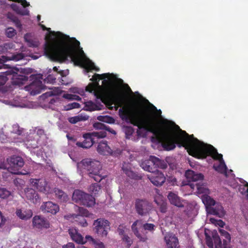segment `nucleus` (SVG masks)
<instances>
[{"mask_svg": "<svg viewBox=\"0 0 248 248\" xmlns=\"http://www.w3.org/2000/svg\"><path fill=\"white\" fill-rule=\"evenodd\" d=\"M124 96L121 94V119L138 127L137 131L138 136H141L140 129L152 133L159 143L167 151L174 149L176 145L179 147H184L189 155L197 158H205L211 156L219 162L224 160L223 155L217 153L212 145L204 143L195 138L194 135H188L185 131L180 129L179 132H169L170 128L166 124L164 127H159L157 124L156 113L149 112L143 113L135 111L131 106H123Z\"/></svg>", "mask_w": 248, "mask_h": 248, "instance_id": "obj_1", "label": "nucleus"}, {"mask_svg": "<svg viewBox=\"0 0 248 248\" xmlns=\"http://www.w3.org/2000/svg\"><path fill=\"white\" fill-rule=\"evenodd\" d=\"M79 45V42L75 38L67 44L46 42L45 53L53 61L62 62L69 57L76 65L84 66L87 70H97L93 63L87 62L84 59L85 54L82 48L78 50Z\"/></svg>", "mask_w": 248, "mask_h": 248, "instance_id": "obj_2", "label": "nucleus"}, {"mask_svg": "<svg viewBox=\"0 0 248 248\" xmlns=\"http://www.w3.org/2000/svg\"><path fill=\"white\" fill-rule=\"evenodd\" d=\"M156 228L152 223H144L142 220L137 219L131 226V230L134 235L141 242H146L148 240L147 234L148 232L153 233Z\"/></svg>", "mask_w": 248, "mask_h": 248, "instance_id": "obj_3", "label": "nucleus"}, {"mask_svg": "<svg viewBox=\"0 0 248 248\" xmlns=\"http://www.w3.org/2000/svg\"><path fill=\"white\" fill-rule=\"evenodd\" d=\"M81 163L83 169L88 171L89 177L93 178L95 181L100 182L105 178L106 175H103L101 173L102 167L100 162L86 158L83 159Z\"/></svg>", "mask_w": 248, "mask_h": 248, "instance_id": "obj_4", "label": "nucleus"}, {"mask_svg": "<svg viewBox=\"0 0 248 248\" xmlns=\"http://www.w3.org/2000/svg\"><path fill=\"white\" fill-rule=\"evenodd\" d=\"M202 200L209 214L215 215L219 217H222L225 216V211L222 205L216 202L210 196L207 194H203L202 196Z\"/></svg>", "mask_w": 248, "mask_h": 248, "instance_id": "obj_5", "label": "nucleus"}, {"mask_svg": "<svg viewBox=\"0 0 248 248\" xmlns=\"http://www.w3.org/2000/svg\"><path fill=\"white\" fill-rule=\"evenodd\" d=\"M106 132H93L84 134L83 137L84 140L82 142L78 141L76 145L79 147L85 149L90 148L95 142L96 139L103 138L106 137Z\"/></svg>", "mask_w": 248, "mask_h": 248, "instance_id": "obj_6", "label": "nucleus"}, {"mask_svg": "<svg viewBox=\"0 0 248 248\" xmlns=\"http://www.w3.org/2000/svg\"><path fill=\"white\" fill-rule=\"evenodd\" d=\"M142 165L144 170L149 172L158 170V168L165 169L168 167V165L165 161L154 156H151L149 159L143 163Z\"/></svg>", "mask_w": 248, "mask_h": 248, "instance_id": "obj_7", "label": "nucleus"}, {"mask_svg": "<svg viewBox=\"0 0 248 248\" xmlns=\"http://www.w3.org/2000/svg\"><path fill=\"white\" fill-rule=\"evenodd\" d=\"M93 225L94 232L101 237H106L110 229L109 222L104 218H98L94 220Z\"/></svg>", "mask_w": 248, "mask_h": 248, "instance_id": "obj_8", "label": "nucleus"}, {"mask_svg": "<svg viewBox=\"0 0 248 248\" xmlns=\"http://www.w3.org/2000/svg\"><path fill=\"white\" fill-rule=\"evenodd\" d=\"M135 208L139 215L145 216L149 214L152 208V205L147 200L139 198L135 200Z\"/></svg>", "mask_w": 248, "mask_h": 248, "instance_id": "obj_9", "label": "nucleus"}, {"mask_svg": "<svg viewBox=\"0 0 248 248\" xmlns=\"http://www.w3.org/2000/svg\"><path fill=\"white\" fill-rule=\"evenodd\" d=\"M7 161L9 165L8 169L14 174H19L18 170L24 165L23 158L16 155H13L8 158Z\"/></svg>", "mask_w": 248, "mask_h": 248, "instance_id": "obj_10", "label": "nucleus"}, {"mask_svg": "<svg viewBox=\"0 0 248 248\" xmlns=\"http://www.w3.org/2000/svg\"><path fill=\"white\" fill-rule=\"evenodd\" d=\"M43 79V75H36L35 76L34 80L28 87H27L30 90L31 95H35L39 94L44 89V86L41 80Z\"/></svg>", "mask_w": 248, "mask_h": 248, "instance_id": "obj_11", "label": "nucleus"}, {"mask_svg": "<svg viewBox=\"0 0 248 248\" xmlns=\"http://www.w3.org/2000/svg\"><path fill=\"white\" fill-rule=\"evenodd\" d=\"M30 182L31 186L36 188L38 191L44 193H48L50 190V187L47 182L44 178L31 179Z\"/></svg>", "mask_w": 248, "mask_h": 248, "instance_id": "obj_12", "label": "nucleus"}, {"mask_svg": "<svg viewBox=\"0 0 248 248\" xmlns=\"http://www.w3.org/2000/svg\"><path fill=\"white\" fill-rule=\"evenodd\" d=\"M6 76L12 75L13 85H21L25 84V82L28 80V77L24 75L17 74V73L14 72L12 70H8L5 72Z\"/></svg>", "mask_w": 248, "mask_h": 248, "instance_id": "obj_13", "label": "nucleus"}, {"mask_svg": "<svg viewBox=\"0 0 248 248\" xmlns=\"http://www.w3.org/2000/svg\"><path fill=\"white\" fill-rule=\"evenodd\" d=\"M151 172L152 174L148 177L151 182L156 186H162L166 180L164 174L159 170Z\"/></svg>", "mask_w": 248, "mask_h": 248, "instance_id": "obj_14", "label": "nucleus"}, {"mask_svg": "<svg viewBox=\"0 0 248 248\" xmlns=\"http://www.w3.org/2000/svg\"><path fill=\"white\" fill-rule=\"evenodd\" d=\"M122 170L123 172L128 177L134 180H141L142 176L139 175L132 170V164L129 162H124L123 163Z\"/></svg>", "mask_w": 248, "mask_h": 248, "instance_id": "obj_15", "label": "nucleus"}, {"mask_svg": "<svg viewBox=\"0 0 248 248\" xmlns=\"http://www.w3.org/2000/svg\"><path fill=\"white\" fill-rule=\"evenodd\" d=\"M32 226L35 229H47L49 228V223L45 218L39 216H35L32 219Z\"/></svg>", "mask_w": 248, "mask_h": 248, "instance_id": "obj_16", "label": "nucleus"}, {"mask_svg": "<svg viewBox=\"0 0 248 248\" xmlns=\"http://www.w3.org/2000/svg\"><path fill=\"white\" fill-rule=\"evenodd\" d=\"M168 199L171 204L174 205L176 207L182 208L185 206L186 202L180 198L177 194L172 192H170L168 195Z\"/></svg>", "mask_w": 248, "mask_h": 248, "instance_id": "obj_17", "label": "nucleus"}, {"mask_svg": "<svg viewBox=\"0 0 248 248\" xmlns=\"http://www.w3.org/2000/svg\"><path fill=\"white\" fill-rule=\"evenodd\" d=\"M41 210L44 212L50 213L55 215L59 211V206L58 204L52 202H43L41 206Z\"/></svg>", "mask_w": 248, "mask_h": 248, "instance_id": "obj_18", "label": "nucleus"}, {"mask_svg": "<svg viewBox=\"0 0 248 248\" xmlns=\"http://www.w3.org/2000/svg\"><path fill=\"white\" fill-rule=\"evenodd\" d=\"M167 248H180L177 237L173 234H167L164 237Z\"/></svg>", "mask_w": 248, "mask_h": 248, "instance_id": "obj_19", "label": "nucleus"}, {"mask_svg": "<svg viewBox=\"0 0 248 248\" xmlns=\"http://www.w3.org/2000/svg\"><path fill=\"white\" fill-rule=\"evenodd\" d=\"M25 194L27 199L33 203L36 204L40 201L38 194L32 188H26L25 189Z\"/></svg>", "mask_w": 248, "mask_h": 248, "instance_id": "obj_20", "label": "nucleus"}, {"mask_svg": "<svg viewBox=\"0 0 248 248\" xmlns=\"http://www.w3.org/2000/svg\"><path fill=\"white\" fill-rule=\"evenodd\" d=\"M97 151L99 154L103 155H111L112 154V150L108 145L106 141H103L99 143Z\"/></svg>", "mask_w": 248, "mask_h": 248, "instance_id": "obj_21", "label": "nucleus"}, {"mask_svg": "<svg viewBox=\"0 0 248 248\" xmlns=\"http://www.w3.org/2000/svg\"><path fill=\"white\" fill-rule=\"evenodd\" d=\"M69 234L72 239L78 244H85L84 238L78 233V230L75 228H70L68 230Z\"/></svg>", "mask_w": 248, "mask_h": 248, "instance_id": "obj_22", "label": "nucleus"}, {"mask_svg": "<svg viewBox=\"0 0 248 248\" xmlns=\"http://www.w3.org/2000/svg\"><path fill=\"white\" fill-rule=\"evenodd\" d=\"M95 203V198L92 195L85 193L81 204L87 207H92L93 206Z\"/></svg>", "mask_w": 248, "mask_h": 248, "instance_id": "obj_23", "label": "nucleus"}, {"mask_svg": "<svg viewBox=\"0 0 248 248\" xmlns=\"http://www.w3.org/2000/svg\"><path fill=\"white\" fill-rule=\"evenodd\" d=\"M54 192L56 198L60 202H66L69 199L67 194L58 188H54Z\"/></svg>", "mask_w": 248, "mask_h": 248, "instance_id": "obj_24", "label": "nucleus"}, {"mask_svg": "<svg viewBox=\"0 0 248 248\" xmlns=\"http://www.w3.org/2000/svg\"><path fill=\"white\" fill-rule=\"evenodd\" d=\"M189 186L193 190H196V192L199 194L204 193L206 194L208 192L209 190L204 186L201 184V183H196L195 184H189Z\"/></svg>", "mask_w": 248, "mask_h": 248, "instance_id": "obj_25", "label": "nucleus"}, {"mask_svg": "<svg viewBox=\"0 0 248 248\" xmlns=\"http://www.w3.org/2000/svg\"><path fill=\"white\" fill-rule=\"evenodd\" d=\"M16 215L20 219L27 220L32 216V212L31 210L23 211L21 209H17Z\"/></svg>", "mask_w": 248, "mask_h": 248, "instance_id": "obj_26", "label": "nucleus"}, {"mask_svg": "<svg viewBox=\"0 0 248 248\" xmlns=\"http://www.w3.org/2000/svg\"><path fill=\"white\" fill-rule=\"evenodd\" d=\"M85 194V192L80 190L77 189L74 190L72 195L73 201L81 204Z\"/></svg>", "mask_w": 248, "mask_h": 248, "instance_id": "obj_27", "label": "nucleus"}, {"mask_svg": "<svg viewBox=\"0 0 248 248\" xmlns=\"http://www.w3.org/2000/svg\"><path fill=\"white\" fill-rule=\"evenodd\" d=\"M11 7L13 10L16 12L18 15L21 16H29L30 14V11L28 10L24 9L16 4L12 3L11 5Z\"/></svg>", "mask_w": 248, "mask_h": 248, "instance_id": "obj_28", "label": "nucleus"}, {"mask_svg": "<svg viewBox=\"0 0 248 248\" xmlns=\"http://www.w3.org/2000/svg\"><path fill=\"white\" fill-rule=\"evenodd\" d=\"M102 107L103 106L100 103L96 104L92 101H88L85 105L86 109L90 111L100 110Z\"/></svg>", "mask_w": 248, "mask_h": 248, "instance_id": "obj_29", "label": "nucleus"}, {"mask_svg": "<svg viewBox=\"0 0 248 248\" xmlns=\"http://www.w3.org/2000/svg\"><path fill=\"white\" fill-rule=\"evenodd\" d=\"M155 202L157 204L159 207V211L162 213H165L167 210V203L166 202L160 199H155Z\"/></svg>", "mask_w": 248, "mask_h": 248, "instance_id": "obj_30", "label": "nucleus"}, {"mask_svg": "<svg viewBox=\"0 0 248 248\" xmlns=\"http://www.w3.org/2000/svg\"><path fill=\"white\" fill-rule=\"evenodd\" d=\"M213 168L220 173H226L227 172V167L224 160L219 162V165L217 166L214 165Z\"/></svg>", "mask_w": 248, "mask_h": 248, "instance_id": "obj_31", "label": "nucleus"}, {"mask_svg": "<svg viewBox=\"0 0 248 248\" xmlns=\"http://www.w3.org/2000/svg\"><path fill=\"white\" fill-rule=\"evenodd\" d=\"M73 217L78 224L82 227L87 226L88 223L84 217L80 215H73Z\"/></svg>", "mask_w": 248, "mask_h": 248, "instance_id": "obj_32", "label": "nucleus"}, {"mask_svg": "<svg viewBox=\"0 0 248 248\" xmlns=\"http://www.w3.org/2000/svg\"><path fill=\"white\" fill-rule=\"evenodd\" d=\"M110 76V75L109 73H105V74H103L102 75H99V74H95L93 77L91 79L94 82H97L100 79H104V80L103 81V82H104L106 81L105 79L109 78Z\"/></svg>", "mask_w": 248, "mask_h": 248, "instance_id": "obj_33", "label": "nucleus"}, {"mask_svg": "<svg viewBox=\"0 0 248 248\" xmlns=\"http://www.w3.org/2000/svg\"><path fill=\"white\" fill-rule=\"evenodd\" d=\"M213 239L215 248H222L223 244H222L221 240L217 232L213 234Z\"/></svg>", "mask_w": 248, "mask_h": 248, "instance_id": "obj_34", "label": "nucleus"}, {"mask_svg": "<svg viewBox=\"0 0 248 248\" xmlns=\"http://www.w3.org/2000/svg\"><path fill=\"white\" fill-rule=\"evenodd\" d=\"M123 130L125 133L126 139H130L134 132V128L131 126H124Z\"/></svg>", "mask_w": 248, "mask_h": 248, "instance_id": "obj_35", "label": "nucleus"}, {"mask_svg": "<svg viewBox=\"0 0 248 248\" xmlns=\"http://www.w3.org/2000/svg\"><path fill=\"white\" fill-rule=\"evenodd\" d=\"M100 189V186L97 183L93 184L89 188L90 191L94 195L97 194Z\"/></svg>", "mask_w": 248, "mask_h": 248, "instance_id": "obj_36", "label": "nucleus"}, {"mask_svg": "<svg viewBox=\"0 0 248 248\" xmlns=\"http://www.w3.org/2000/svg\"><path fill=\"white\" fill-rule=\"evenodd\" d=\"M219 233L221 236L224 237L225 239L223 240V242H230L231 241V236L228 232L223 229H220L219 230Z\"/></svg>", "mask_w": 248, "mask_h": 248, "instance_id": "obj_37", "label": "nucleus"}, {"mask_svg": "<svg viewBox=\"0 0 248 248\" xmlns=\"http://www.w3.org/2000/svg\"><path fill=\"white\" fill-rule=\"evenodd\" d=\"M121 239L124 242L127 248H129L133 243L132 239H131L127 234L122 236Z\"/></svg>", "mask_w": 248, "mask_h": 248, "instance_id": "obj_38", "label": "nucleus"}, {"mask_svg": "<svg viewBox=\"0 0 248 248\" xmlns=\"http://www.w3.org/2000/svg\"><path fill=\"white\" fill-rule=\"evenodd\" d=\"M83 117L81 116H76L74 117H69L68 118V121L72 124H75L78 122H80L83 120Z\"/></svg>", "mask_w": 248, "mask_h": 248, "instance_id": "obj_39", "label": "nucleus"}, {"mask_svg": "<svg viewBox=\"0 0 248 248\" xmlns=\"http://www.w3.org/2000/svg\"><path fill=\"white\" fill-rule=\"evenodd\" d=\"M203 179V175L202 173H195L192 178L191 183L195 184L198 183V181H202Z\"/></svg>", "mask_w": 248, "mask_h": 248, "instance_id": "obj_40", "label": "nucleus"}, {"mask_svg": "<svg viewBox=\"0 0 248 248\" xmlns=\"http://www.w3.org/2000/svg\"><path fill=\"white\" fill-rule=\"evenodd\" d=\"M10 192L5 188L0 187V198L5 199L8 198L10 195Z\"/></svg>", "mask_w": 248, "mask_h": 248, "instance_id": "obj_41", "label": "nucleus"}, {"mask_svg": "<svg viewBox=\"0 0 248 248\" xmlns=\"http://www.w3.org/2000/svg\"><path fill=\"white\" fill-rule=\"evenodd\" d=\"M94 127L100 129H106L107 130L110 132L112 133L115 134L116 132L114 130H112V131L110 130L109 128H108L104 124H102L101 123H97L94 124Z\"/></svg>", "mask_w": 248, "mask_h": 248, "instance_id": "obj_42", "label": "nucleus"}, {"mask_svg": "<svg viewBox=\"0 0 248 248\" xmlns=\"http://www.w3.org/2000/svg\"><path fill=\"white\" fill-rule=\"evenodd\" d=\"M80 107V105L77 102H73L68 104L65 106V109L67 110H70L73 108H78Z\"/></svg>", "mask_w": 248, "mask_h": 248, "instance_id": "obj_43", "label": "nucleus"}, {"mask_svg": "<svg viewBox=\"0 0 248 248\" xmlns=\"http://www.w3.org/2000/svg\"><path fill=\"white\" fill-rule=\"evenodd\" d=\"M16 33V31L13 28H8L6 31V35L9 38L14 37Z\"/></svg>", "mask_w": 248, "mask_h": 248, "instance_id": "obj_44", "label": "nucleus"}, {"mask_svg": "<svg viewBox=\"0 0 248 248\" xmlns=\"http://www.w3.org/2000/svg\"><path fill=\"white\" fill-rule=\"evenodd\" d=\"M78 214L77 215H80L84 217H87L89 216V213L88 211L83 207H78Z\"/></svg>", "mask_w": 248, "mask_h": 248, "instance_id": "obj_45", "label": "nucleus"}, {"mask_svg": "<svg viewBox=\"0 0 248 248\" xmlns=\"http://www.w3.org/2000/svg\"><path fill=\"white\" fill-rule=\"evenodd\" d=\"M126 230V227L124 225H120L117 229V232L121 237L126 235L125 231Z\"/></svg>", "mask_w": 248, "mask_h": 248, "instance_id": "obj_46", "label": "nucleus"}, {"mask_svg": "<svg viewBox=\"0 0 248 248\" xmlns=\"http://www.w3.org/2000/svg\"><path fill=\"white\" fill-rule=\"evenodd\" d=\"M195 174V172L192 170H187L186 171L185 176L186 179L188 180V181L189 183H191V181L193 177Z\"/></svg>", "mask_w": 248, "mask_h": 248, "instance_id": "obj_47", "label": "nucleus"}, {"mask_svg": "<svg viewBox=\"0 0 248 248\" xmlns=\"http://www.w3.org/2000/svg\"><path fill=\"white\" fill-rule=\"evenodd\" d=\"M14 184L17 187H22L25 184V182L23 180L20 178H16L14 180Z\"/></svg>", "mask_w": 248, "mask_h": 248, "instance_id": "obj_48", "label": "nucleus"}, {"mask_svg": "<svg viewBox=\"0 0 248 248\" xmlns=\"http://www.w3.org/2000/svg\"><path fill=\"white\" fill-rule=\"evenodd\" d=\"M210 221H211L212 223H216V222H217V224L219 226V227H223L225 225V223L224 221H223L222 220H217L216 219H215V218H210Z\"/></svg>", "mask_w": 248, "mask_h": 248, "instance_id": "obj_49", "label": "nucleus"}, {"mask_svg": "<svg viewBox=\"0 0 248 248\" xmlns=\"http://www.w3.org/2000/svg\"><path fill=\"white\" fill-rule=\"evenodd\" d=\"M53 95H54L53 92L52 91H49L45 93H43L41 96V97L43 100H46L49 97H52Z\"/></svg>", "mask_w": 248, "mask_h": 248, "instance_id": "obj_50", "label": "nucleus"}, {"mask_svg": "<svg viewBox=\"0 0 248 248\" xmlns=\"http://www.w3.org/2000/svg\"><path fill=\"white\" fill-rule=\"evenodd\" d=\"M12 22H13L15 24V26L17 28L19 29H21L22 25L21 23L20 20L18 19L17 17H16V18L13 20Z\"/></svg>", "mask_w": 248, "mask_h": 248, "instance_id": "obj_51", "label": "nucleus"}, {"mask_svg": "<svg viewBox=\"0 0 248 248\" xmlns=\"http://www.w3.org/2000/svg\"><path fill=\"white\" fill-rule=\"evenodd\" d=\"M64 97L65 98L70 99V100L75 99V100H78L81 99L80 97L78 96L73 95L70 94H64Z\"/></svg>", "mask_w": 248, "mask_h": 248, "instance_id": "obj_52", "label": "nucleus"}, {"mask_svg": "<svg viewBox=\"0 0 248 248\" xmlns=\"http://www.w3.org/2000/svg\"><path fill=\"white\" fill-rule=\"evenodd\" d=\"M206 243L209 248H213L214 244H213V240L210 237H206Z\"/></svg>", "mask_w": 248, "mask_h": 248, "instance_id": "obj_53", "label": "nucleus"}, {"mask_svg": "<svg viewBox=\"0 0 248 248\" xmlns=\"http://www.w3.org/2000/svg\"><path fill=\"white\" fill-rule=\"evenodd\" d=\"M56 78L52 75H49L47 78L45 79V82L54 83L55 82Z\"/></svg>", "mask_w": 248, "mask_h": 248, "instance_id": "obj_54", "label": "nucleus"}, {"mask_svg": "<svg viewBox=\"0 0 248 248\" xmlns=\"http://www.w3.org/2000/svg\"><path fill=\"white\" fill-rule=\"evenodd\" d=\"M167 181L172 185H176L177 180L174 177L171 176L167 178Z\"/></svg>", "mask_w": 248, "mask_h": 248, "instance_id": "obj_55", "label": "nucleus"}, {"mask_svg": "<svg viewBox=\"0 0 248 248\" xmlns=\"http://www.w3.org/2000/svg\"><path fill=\"white\" fill-rule=\"evenodd\" d=\"M95 90V85L93 83L89 84L86 87V90L90 93H92Z\"/></svg>", "mask_w": 248, "mask_h": 248, "instance_id": "obj_56", "label": "nucleus"}, {"mask_svg": "<svg viewBox=\"0 0 248 248\" xmlns=\"http://www.w3.org/2000/svg\"><path fill=\"white\" fill-rule=\"evenodd\" d=\"M6 76H0V87L3 86L7 80V78Z\"/></svg>", "mask_w": 248, "mask_h": 248, "instance_id": "obj_57", "label": "nucleus"}, {"mask_svg": "<svg viewBox=\"0 0 248 248\" xmlns=\"http://www.w3.org/2000/svg\"><path fill=\"white\" fill-rule=\"evenodd\" d=\"M84 241H85V243L87 241H91L93 244H95V240L90 235H86L85 236V239H84Z\"/></svg>", "mask_w": 248, "mask_h": 248, "instance_id": "obj_58", "label": "nucleus"}, {"mask_svg": "<svg viewBox=\"0 0 248 248\" xmlns=\"http://www.w3.org/2000/svg\"><path fill=\"white\" fill-rule=\"evenodd\" d=\"M6 16H7V18L8 19H9L11 21H13V20H14L15 18H16L17 17L14 14H13L11 12H8Z\"/></svg>", "mask_w": 248, "mask_h": 248, "instance_id": "obj_59", "label": "nucleus"}, {"mask_svg": "<svg viewBox=\"0 0 248 248\" xmlns=\"http://www.w3.org/2000/svg\"><path fill=\"white\" fill-rule=\"evenodd\" d=\"M6 219L3 216L2 213L0 211V227L4 225L5 223Z\"/></svg>", "mask_w": 248, "mask_h": 248, "instance_id": "obj_60", "label": "nucleus"}, {"mask_svg": "<svg viewBox=\"0 0 248 248\" xmlns=\"http://www.w3.org/2000/svg\"><path fill=\"white\" fill-rule=\"evenodd\" d=\"M23 58L22 54H18L16 55L13 56V60L16 61H18L21 60Z\"/></svg>", "mask_w": 248, "mask_h": 248, "instance_id": "obj_61", "label": "nucleus"}, {"mask_svg": "<svg viewBox=\"0 0 248 248\" xmlns=\"http://www.w3.org/2000/svg\"><path fill=\"white\" fill-rule=\"evenodd\" d=\"M94 244L95 245V248H105L104 245L102 242H95V244Z\"/></svg>", "mask_w": 248, "mask_h": 248, "instance_id": "obj_62", "label": "nucleus"}, {"mask_svg": "<svg viewBox=\"0 0 248 248\" xmlns=\"http://www.w3.org/2000/svg\"><path fill=\"white\" fill-rule=\"evenodd\" d=\"M222 248H232V247L230 245V242H224Z\"/></svg>", "mask_w": 248, "mask_h": 248, "instance_id": "obj_63", "label": "nucleus"}, {"mask_svg": "<svg viewBox=\"0 0 248 248\" xmlns=\"http://www.w3.org/2000/svg\"><path fill=\"white\" fill-rule=\"evenodd\" d=\"M63 248H75L74 244L72 243H69L63 247Z\"/></svg>", "mask_w": 248, "mask_h": 248, "instance_id": "obj_64", "label": "nucleus"}]
</instances>
